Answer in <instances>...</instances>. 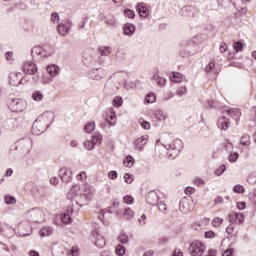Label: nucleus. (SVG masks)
Segmentation results:
<instances>
[{
    "mask_svg": "<svg viewBox=\"0 0 256 256\" xmlns=\"http://www.w3.org/2000/svg\"><path fill=\"white\" fill-rule=\"evenodd\" d=\"M47 49H49V46H35L31 50V55L32 57H50V55H53V50L47 52Z\"/></svg>",
    "mask_w": 256,
    "mask_h": 256,
    "instance_id": "8",
    "label": "nucleus"
},
{
    "mask_svg": "<svg viewBox=\"0 0 256 256\" xmlns=\"http://www.w3.org/2000/svg\"><path fill=\"white\" fill-rule=\"evenodd\" d=\"M25 107V101L22 99L14 98L8 100V109H10L12 113H23Z\"/></svg>",
    "mask_w": 256,
    "mask_h": 256,
    "instance_id": "7",
    "label": "nucleus"
},
{
    "mask_svg": "<svg viewBox=\"0 0 256 256\" xmlns=\"http://www.w3.org/2000/svg\"><path fill=\"white\" fill-rule=\"evenodd\" d=\"M233 253H235V249H233V248H228L226 251H224V253L222 254V256H233Z\"/></svg>",
    "mask_w": 256,
    "mask_h": 256,
    "instance_id": "64",
    "label": "nucleus"
},
{
    "mask_svg": "<svg viewBox=\"0 0 256 256\" xmlns=\"http://www.w3.org/2000/svg\"><path fill=\"white\" fill-rule=\"evenodd\" d=\"M124 16L127 17L128 19H133L135 17V11L129 8H126L124 10Z\"/></svg>",
    "mask_w": 256,
    "mask_h": 256,
    "instance_id": "48",
    "label": "nucleus"
},
{
    "mask_svg": "<svg viewBox=\"0 0 256 256\" xmlns=\"http://www.w3.org/2000/svg\"><path fill=\"white\" fill-rule=\"evenodd\" d=\"M33 147V140L31 138H21L16 142L14 147L15 151H21L22 153H29Z\"/></svg>",
    "mask_w": 256,
    "mask_h": 256,
    "instance_id": "6",
    "label": "nucleus"
},
{
    "mask_svg": "<svg viewBox=\"0 0 256 256\" xmlns=\"http://www.w3.org/2000/svg\"><path fill=\"white\" fill-rule=\"evenodd\" d=\"M59 178L63 183H70L73 178V170L63 167L59 170Z\"/></svg>",
    "mask_w": 256,
    "mask_h": 256,
    "instance_id": "10",
    "label": "nucleus"
},
{
    "mask_svg": "<svg viewBox=\"0 0 256 256\" xmlns=\"http://www.w3.org/2000/svg\"><path fill=\"white\" fill-rule=\"evenodd\" d=\"M225 171H227V166L225 164H222L219 166L218 169L215 170L214 175H216L217 177H221V175H223Z\"/></svg>",
    "mask_w": 256,
    "mask_h": 256,
    "instance_id": "40",
    "label": "nucleus"
},
{
    "mask_svg": "<svg viewBox=\"0 0 256 256\" xmlns=\"http://www.w3.org/2000/svg\"><path fill=\"white\" fill-rule=\"evenodd\" d=\"M205 73H217V68H215V60L210 61L205 67Z\"/></svg>",
    "mask_w": 256,
    "mask_h": 256,
    "instance_id": "30",
    "label": "nucleus"
},
{
    "mask_svg": "<svg viewBox=\"0 0 256 256\" xmlns=\"http://www.w3.org/2000/svg\"><path fill=\"white\" fill-rule=\"evenodd\" d=\"M29 223H41L45 219V213L39 208H33L26 214Z\"/></svg>",
    "mask_w": 256,
    "mask_h": 256,
    "instance_id": "5",
    "label": "nucleus"
},
{
    "mask_svg": "<svg viewBox=\"0 0 256 256\" xmlns=\"http://www.w3.org/2000/svg\"><path fill=\"white\" fill-rule=\"evenodd\" d=\"M207 105H208V109H217L218 111H221V109H223V103L215 99L208 100Z\"/></svg>",
    "mask_w": 256,
    "mask_h": 256,
    "instance_id": "23",
    "label": "nucleus"
},
{
    "mask_svg": "<svg viewBox=\"0 0 256 256\" xmlns=\"http://www.w3.org/2000/svg\"><path fill=\"white\" fill-rule=\"evenodd\" d=\"M146 203H148V205H157L159 203V195L155 190L148 192L146 196Z\"/></svg>",
    "mask_w": 256,
    "mask_h": 256,
    "instance_id": "15",
    "label": "nucleus"
},
{
    "mask_svg": "<svg viewBox=\"0 0 256 256\" xmlns=\"http://www.w3.org/2000/svg\"><path fill=\"white\" fill-rule=\"evenodd\" d=\"M37 81H39V76H33L31 79V77L25 75V76H22L20 83L21 85H27V83L35 84L37 83Z\"/></svg>",
    "mask_w": 256,
    "mask_h": 256,
    "instance_id": "25",
    "label": "nucleus"
},
{
    "mask_svg": "<svg viewBox=\"0 0 256 256\" xmlns=\"http://www.w3.org/2000/svg\"><path fill=\"white\" fill-rule=\"evenodd\" d=\"M240 145L249 147L251 145V136H249V134H244L240 139Z\"/></svg>",
    "mask_w": 256,
    "mask_h": 256,
    "instance_id": "29",
    "label": "nucleus"
},
{
    "mask_svg": "<svg viewBox=\"0 0 256 256\" xmlns=\"http://www.w3.org/2000/svg\"><path fill=\"white\" fill-rule=\"evenodd\" d=\"M4 201L6 205H15L17 203V199L9 194L4 196Z\"/></svg>",
    "mask_w": 256,
    "mask_h": 256,
    "instance_id": "34",
    "label": "nucleus"
},
{
    "mask_svg": "<svg viewBox=\"0 0 256 256\" xmlns=\"http://www.w3.org/2000/svg\"><path fill=\"white\" fill-rule=\"evenodd\" d=\"M233 49L234 51H236V53H241V51H243V42L241 41L235 42L233 45Z\"/></svg>",
    "mask_w": 256,
    "mask_h": 256,
    "instance_id": "44",
    "label": "nucleus"
},
{
    "mask_svg": "<svg viewBox=\"0 0 256 256\" xmlns=\"http://www.w3.org/2000/svg\"><path fill=\"white\" fill-rule=\"evenodd\" d=\"M89 77L94 81H101V79H105L107 77V74L103 68H95L90 70Z\"/></svg>",
    "mask_w": 256,
    "mask_h": 256,
    "instance_id": "12",
    "label": "nucleus"
},
{
    "mask_svg": "<svg viewBox=\"0 0 256 256\" xmlns=\"http://www.w3.org/2000/svg\"><path fill=\"white\" fill-rule=\"evenodd\" d=\"M124 181L125 183H127L128 185H131V183H133L134 181V177L132 174H129V173H125L124 174Z\"/></svg>",
    "mask_w": 256,
    "mask_h": 256,
    "instance_id": "52",
    "label": "nucleus"
},
{
    "mask_svg": "<svg viewBox=\"0 0 256 256\" xmlns=\"http://www.w3.org/2000/svg\"><path fill=\"white\" fill-rule=\"evenodd\" d=\"M113 105L114 107H116L117 109H119V107L123 106V98L121 96H116L113 99Z\"/></svg>",
    "mask_w": 256,
    "mask_h": 256,
    "instance_id": "41",
    "label": "nucleus"
},
{
    "mask_svg": "<svg viewBox=\"0 0 256 256\" xmlns=\"http://www.w3.org/2000/svg\"><path fill=\"white\" fill-rule=\"evenodd\" d=\"M83 146L87 149V151L95 149V144L92 142V140L84 141Z\"/></svg>",
    "mask_w": 256,
    "mask_h": 256,
    "instance_id": "45",
    "label": "nucleus"
},
{
    "mask_svg": "<svg viewBox=\"0 0 256 256\" xmlns=\"http://www.w3.org/2000/svg\"><path fill=\"white\" fill-rule=\"evenodd\" d=\"M223 223V219L220 217H216L212 220V227H220Z\"/></svg>",
    "mask_w": 256,
    "mask_h": 256,
    "instance_id": "56",
    "label": "nucleus"
},
{
    "mask_svg": "<svg viewBox=\"0 0 256 256\" xmlns=\"http://www.w3.org/2000/svg\"><path fill=\"white\" fill-rule=\"evenodd\" d=\"M197 39L199 36L192 38L191 40H187L182 44V49H180V56L183 58L191 57V55H195L197 51H199V44L197 43Z\"/></svg>",
    "mask_w": 256,
    "mask_h": 256,
    "instance_id": "3",
    "label": "nucleus"
},
{
    "mask_svg": "<svg viewBox=\"0 0 256 256\" xmlns=\"http://www.w3.org/2000/svg\"><path fill=\"white\" fill-rule=\"evenodd\" d=\"M177 95H179V97H183V95H187V87L182 86L177 90Z\"/></svg>",
    "mask_w": 256,
    "mask_h": 256,
    "instance_id": "59",
    "label": "nucleus"
},
{
    "mask_svg": "<svg viewBox=\"0 0 256 256\" xmlns=\"http://www.w3.org/2000/svg\"><path fill=\"white\" fill-rule=\"evenodd\" d=\"M117 177H118V174H117V171L115 170H112L108 173V179L115 180L117 179Z\"/></svg>",
    "mask_w": 256,
    "mask_h": 256,
    "instance_id": "63",
    "label": "nucleus"
},
{
    "mask_svg": "<svg viewBox=\"0 0 256 256\" xmlns=\"http://www.w3.org/2000/svg\"><path fill=\"white\" fill-rule=\"evenodd\" d=\"M92 237H95V245L98 247V249H103L105 247V238L103 236L99 235V232L97 230L92 231Z\"/></svg>",
    "mask_w": 256,
    "mask_h": 256,
    "instance_id": "17",
    "label": "nucleus"
},
{
    "mask_svg": "<svg viewBox=\"0 0 256 256\" xmlns=\"http://www.w3.org/2000/svg\"><path fill=\"white\" fill-rule=\"evenodd\" d=\"M162 145L168 151L167 154L170 159H175V157L181 153V149H183V141H181V139H174L171 141L170 134L163 138Z\"/></svg>",
    "mask_w": 256,
    "mask_h": 256,
    "instance_id": "2",
    "label": "nucleus"
},
{
    "mask_svg": "<svg viewBox=\"0 0 256 256\" xmlns=\"http://www.w3.org/2000/svg\"><path fill=\"white\" fill-rule=\"evenodd\" d=\"M2 233H5L6 237H13L15 235V229L11 226H6L5 229L0 230Z\"/></svg>",
    "mask_w": 256,
    "mask_h": 256,
    "instance_id": "33",
    "label": "nucleus"
},
{
    "mask_svg": "<svg viewBox=\"0 0 256 256\" xmlns=\"http://www.w3.org/2000/svg\"><path fill=\"white\" fill-rule=\"evenodd\" d=\"M154 81H156L157 85H159V87H165L166 83H167V79L155 74L153 76Z\"/></svg>",
    "mask_w": 256,
    "mask_h": 256,
    "instance_id": "31",
    "label": "nucleus"
},
{
    "mask_svg": "<svg viewBox=\"0 0 256 256\" xmlns=\"http://www.w3.org/2000/svg\"><path fill=\"white\" fill-rule=\"evenodd\" d=\"M61 221H62V223H65V224L71 223V214H69V213L62 214Z\"/></svg>",
    "mask_w": 256,
    "mask_h": 256,
    "instance_id": "51",
    "label": "nucleus"
},
{
    "mask_svg": "<svg viewBox=\"0 0 256 256\" xmlns=\"http://www.w3.org/2000/svg\"><path fill=\"white\" fill-rule=\"evenodd\" d=\"M119 90V86L113 81V79L109 78L104 86V93L107 95H115V92Z\"/></svg>",
    "mask_w": 256,
    "mask_h": 256,
    "instance_id": "13",
    "label": "nucleus"
},
{
    "mask_svg": "<svg viewBox=\"0 0 256 256\" xmlns=\"http://www.w3.org/2000/svg\"><path fill=\"white\" fill-rule=\"evenodd\" d=\"M135 199L131 195H126L123 197V203H126V205H133Z\"/></svg>",
    "mask_w": 256,
    "mask_h": 256,
    "instance_id": "50",
    "label": "nucleus"
},
{
    "mask_svg": "<svg viewBox=\"0 0 256 256\" xmlns=\"http://www.w3.org/2000/svg\"><path fill=\"white\" fill-rule=\"evenodd\" d=\"M228 221H229V223L235 225V223H237V213H235V212L230 213L228 215Z\"/></svg>",
    "mask_w": 256,
    "mask_h": 256,
    "instance_id": "54",
    "label": "nucleus"
},
{
    "mask_svg": "<svg viewBox=\"0 0 256 256\" xmlns=\"http://www.w3.org/2000/svg\"><path fill=\"white\" fill-rule=\"evenodd\" d=\"M239 159V153L238 152H232L228 155V160L230 163H237V160Z\"/></svg>",
    "mask_w": 256,
    "mask_h": 256,
    "instance_id": "42",
    "label": "nucleus"
},
{
    "mask_svg": "<svg viewBox=\"0 0 256 256\" xmlns=\"http://www.w3.org/2000/svg\"><path fill=\"white\" fill-rule=\"evenodd\" d=\"M49 235H53V228L46 226L40 229L41 237H49Z\"/></svg>",
    "mask_w": 256,
    "mask_h": 256,
    "instance_id": "27",
    "label": "nucleus"
},
{
    "mask_svg": "<svg viewBox=\"0 0 256 256\" xmlns=\"http://www.w3.org/2000/svg\"><path fill=\"white\" fill-rule=\"evenodd\" d=\"M124 165L125 167H133V165H135V158H133V156L129 155V156H126L125 159H124Z\"/></svg>",
    "mask_w": 256,
    "mask_h": 256,
    "instance_id": "32",
    "label": "nucleus"
},
{
    "mask_svg": "<svg viewBox=\"0 0 256 256\" xmlns=\"http://www.w3.org/2000/svg\"><path fill=\"white\" fill-rule=\"evenodd\" d=\"M46 70L50 77H57L59 75V66L55 64L48 65Z\"/></svg>",
    "mask_w": 256,
    "mask_h": 256,
    "instance_id": "24",
    "label": "nucleus"
},
{
    "mask_svg": "<svg viewBox=\"0 0 256 256\" xmlns=\"http://www.w3.org/2000/svg\"><path fill=\"white\" fill-rule=\"evenodd\" d=\"M236 223H238V225L245 223V215L243 213H236Z\"/></svg>",
    "mask_w": 256,
    "mask_h": 256,
    "instance_id": "46",
    "label": "nucleus"
},
{
    "mask_svg": "<svg viewBox=\"0 0 256 256\" xmlns=\"http://www.w3.org/2000/svg\"><path fill=\"white\" fill-rule=\"evenodd\" d=\"M92 143L95 145H101V141H103V136L101 134H94L92 136Z\"/></svg>",
    "mask_w": 256,
    "mask_h": 256,
    "instance_id": "38",
    "label": "nucleus"
},
{
    "mask_svg": "<svg viewBox=\"0 0 256 256\" xmlns=\"http://www.w3.org/2000/svg\"><path fill=\"white\" fill-rule=\"evenodd\" d=\"M71 27H73V23L71 20H63L57 27L58 33L65 37L69 31H71Z\"/></svg>",
    "mask_w": 256,
    "mask_h": 256,
    "instance_id": "11",
    "label": "nucleus"
},
{
    "mask_svg": "<svg viewBox=\"0 0 256 256\" xmlns=\"http://www.w3.org/2000/svg\"><path fill=\"white\" fill-rule=\"evenodd\" d=\"M135 215V212L131 208H126L124 210V219H131Z\"/></svg>",
    "mask_w": 256,
    "mask_h": 256,
    "instance_id": "49",
    "label": "nucleus"
},
{
    "mask_svg": "<svg viewBox=\"0 0 256 256\" xmlns=\"http://www.w3.org/2000/svg\"><path fill=\"white\" fill-rule=\"evenodd\" d=\"M170 79L173 83H181V80L183 79V74L179 72H172Z\"/></svg>",
    "mask_w": 256,
    "mask_h": 256,
    "instance_id": "28",
    "label": "nucleus"
},
{
    "mask_svg": "<svg viewBox=\"0 0 256 256\" xmlns=\"http://www.w3.org/2000/svg\"><path fill=\"white\" fill-rule=\"evenodd\" d=\"M32 99L34 101H43V93H41L40 91H35L32 94Z\"/></svg>",
    "mask_w": 256,
    "mask_h": 256,
    "instance_id": "47",
    "label": "nucleus"
},
{
    "mask_svg": "<svg viewBox=\"0 0 256 256\" xmlns=\"http://www.w3.org/2000/svg\"><path fill=\"white\" fill-rule=\"evenodd\" d=\"M51 21H52V23H58L59 22V13L53 12L51 14Z\"/></svg>",
    "mask_w": 256,
    "mask_h": 256,
    "instance_id": "61",
    "label": "nucleus"
},
{
    "mask_svg": "<svg viewBox=\"0 0 256 256\" xmlns=\"http://www.w3.org/2000/svg\"><path fill=\"white\" fill-rule=\"evenodd\" d=\"M120 243H129V236H127V234L122 233L119 237H118Z\"/></svg>",
    "mask_w": 256,
    "mask_h": 256,
    "instance_id": "57",
    "label": "nucleus"
},
{
    "mask_svg": "<svg viewBox=\"0 0 256 256\" xmlns=\"http://www.w3.org/2000/svg\"><path fill=\"white\" fill-rule=\"evenodd\" d=\"M207 247L205 244L199 240H194L190 243L188 251L191 256H203Z\"/></svg>",
    "mask_w": 256,
    "mask_h": 256,
    "instance_id": "4",
    "label": "nucleus"
},
{
    "mask_svg": "<svg viewBox=\"0 0 256 256\" xmlns=\"http://www.w3.org/2000/svg\"><path fill=\"white\" fill-rule=\"evenodd\" d=\"M147 141V136H141L140 138L136 139L134 141V149H137L138 151H143V147L147 145Z\"/></svg>",
    "mask_w": 256,
    "mask_h": 256,
    "instance_id": "20",
    "label": "nucleus"
},
{
    "mask_svg": "<svg viewBox=\"0 0 256 256\" xmlns=\"http://www.w3.org/2000/svg\"><path fill=\"white\" fill-rule=\"evenodd\" d=\"M233 192L234 193H245V187H243V185L237 184L233 187Z\"/></svg>",
    "mask_w": 256,
    "mask_h": 256,
    "instance_id": "53",
    "label": "nucleus"
},
{
    "mask_svg": "<svg viewBox=\"0 0 256 256\" xmlns=\"http://www.w3.org/2000/svg\"><path fill=\"white\" fill-rule=\"evenodd\" d=\"M54 115L51 112H46L39 116L32 125V132L34 135H41L45 133L51 126V122L54 119Z\"/></svg>",
    "mask_w": 256,
    "mask_h": 256,
    "instance_id": "1",
    "label": "nucleus"
},
{
    "mask_svg": "<svg viewBox=\"0 0 256 256\" xmlns=\"http://www.w3.org/2000/svg\"><path fill=\"white\" fill-rule=\"evenodd\" d=\"M22 74L21 72H11L9 75V83L13 87H19L21 84Z\"/></svg>",
    "mask_w": 256,
    "mask_h": 256,
    "instance_id": "14",
    "label": "nucleus"
},
{
    "mask_svg": "<svg viewBox=\"0 0 256 256\" xmlns=\"http://www.w3.org/2000/svg\"><path fill=\"white\" fill-rule=\"evenodd\" d=\"M116 57V61H123L125 59V54L123 52H121V50H118L115 54Z\"/></svg>",
    "mask_w": 256,
    "mask_h": 256,
    "instance_id": "58",
    "label": "nucleus"
},
{
    "mask_svg": "<svg viewBox=\"0 0 256 256\" xmlns=\"http://www.w3.org/2000/svg\"><path fill=\"white\" fill-rule=\"evenodd\" d=\"M135 31H137V27L134 24L126 23L123 26V35L126 37H133L135 35Z\"/></svg>",
    "mask_w": 256,
    "mask_h": 256,
    "instance_id": "18",
    "label": "nucleus"
},
{
    "mask_svg": "<svg viewBox=\"0 0 256 256\" xmlns=\"http://www.w3.org/2000/svg\"><path fill=\"white\" fill-rule=\"evenodd\" d=\"M136 11L140 15V17H143L144 19H147L149 17V9H147V6H145V3L139 2L136 4Z\"/></svg>",
    "mask_w": 256,
    "mask_h": 256,
    "instance_id": "16",
    "label": "nucleus"
},
{
    "mask_svg": "<svg viewBox=\"0 0 256 256\" xmlns=\"http://www.w3.org/2000/svg\"><path fill=\"white\" fill-rule=\"evenodd\" d=\"M226 113L229 115V117H232V119H235L236 121H239V118L241 117V110L239 108L227 109Z\"/></svg>",
    "mask_w": 256,
    "mask_h": 256,
    "instance_id": "22",
    "label": "nucleus"
},
{
    "mask_svg": "<svg viewBox=\"0 0 256 256\" xmlns=\"http://www.w3.org/2000/svg\"><path fill=\"white\" fill-rule=\"evenodd\" d=\"M22 70H23V73H25V75L35 76L37 75V71H38L37 64L31 61H26L22 66Z\"/></svg>",
    "mask_w": 256,
    "mask_h": 256,
    "instance_id": "9",
    "label": "nucleus"
},
{
    "mask_svg": "<svg viewBox=\"0 0 256 256\" xmlns=\"http://www.w3.org/2000/svg\"><path fill=\"white\" fill-rule=\"evenodd\" d=\"M204 237L205 239H213L215 238V232H213V230L206 231Z\"/></svg>",
    "mask_w": 256,
    "mask_h": 256,
    "instance_id": "60",
    "label": "nucleus"
},
{
    "mask_svg": "<svg viewBox=\"0 0 256 256\" xmlns=\"http://www.w3.org/2000/svg\"><path fill=\"white\" fill-rule=\"evenodd\" d=\"M156 99H157V96H155V93L150 92L146 95L144 103H147V104L155 103Z\"/></svg>",
    "mask_w": 256,
    "mask_h": 256,
    "instance_id": "36",
    "label": "nucleus"
},
{
    "mask_svg": "<svg viewBox=\"0 0 256 256\" xmlns=\"http://www.w3.org/2000/svg\"><path fill=\"white\" fill-rule=\"evenodd\" d=\"M79 201L80 203H87L88 201H91V196H89L88 194H80Z\"/></svg>",
    "mask_w": 256,
    "mask_h": 256,
    "instance_id": "55",
    "label": "nucleus"
},
{
    "mask_svg": "<svg viewBox=\"0 0 256 256\" xmlns=\"http://www.w3.org/2000/svg\"><path fill=\"white\" fill-rule=\"evenodd\" d=\"M154 117L155 119H157L158 121H165V119H167V116L165 115L164 112H162V110H156L154 112Z\"/></svg>",
    "mask_w": 256,
    "mask_h": 256,
    "instance_id": "35",
    "label": "nucleus"
},
{
    "mask_svg": "<svg viewBox=\"0 0 256 256\" xmlns=\"http://www.w3.org/2000/svg\"><path fill=\"white\" fill-rule=\"evenodd\" d=\"M127 249L125 248V246L121 245V244H118L115 248V253L116 255L118 256H123L125 255Z\"/></svg>",
    "mask_w": 256,
    "mask_h": 256,
    "instance_id": "37",
    "label": "nucleus"
},
{
    "mask_svg": "<svg viewBox=\"0 0 256 256\" xmlns=\"http://www.w3.org/2000/svg\"><path fill=\"white\" fill-rule=\"evenodd\" d=\"M84 131L86 133H93L95 131V122H90L84 126Z\"/></svg>",
    "mask_w": 256,
    "mask_h": 256,
    "instance_id": "43",
    "label": "nucleus"
},
{
    "mask_svg": "<svg viewBox=\"0 0 256 256\" xmlns=\"http://www.w3.org/2000/svg\"><path fill=\"white\" fill-rule=\"evenodd\" d=\"M115 119H117V115L115 114V112H113V110L110 111V114H108L106 116V120L110 122V125H115L116 122H113L115 121Z\"/></svg>",
    "mask_w": 256,
    "mask_h": 256,
    "instance_id": "39",
    "label": "nucleus"
},
{
    "mask_svg": "<svg viewBox=\"0 0 256 256\" xmlns=\"http://www.w3.org/2000/svg\"><path fill=\"white\" fill-rule=\"evenodd\" d=\"M23 228H26V232H23ZM18 229L20 231V237H29L31 235L32 228L29 223H20Z\"/></svg>",
    "mask_w": 256,
    "mask_h": 256,
    "instance_id": "21",
    "label": "nucleus"
},
{
    "mask_svg": "<svg viewBox=\"0 0 256 256\" xmlns=\"http://www.w3.org/2000/svg\"><path fill=\"white\" fill-rule=\"evenodd\" d=\"M111 51L112 48L109 46H103L98 49V53L101 57H109V55H111Z\"/></svg>",
    "mask_w": 256,
    "mask_h": 256,
    "instance_id": "26",
    "label": "nucleus"
},
{
    "mask_svg": "<svg viewBox=\"0 0 256 256\" xmlns=\"http://www.w3.org/2000/svg\"><path fill=\"white\" fill-rule=\"evenodd\" d=\"M231 125V122L229 121V118L222 116L218 119L217 121V126L222 130V131H227Z\"/></svg>",
    "mask_w": 256,
    "mask_h": 256,
    "instance_id": "19",
    "label": "nucleus"
},
{
    "mask_svg": "<svg viewBox=\"0 0 256 256\" xmlns=\"http://www.w3.org/2000/svg\"><path fill=\"white\" fill-rule=\"evenodd\" d=\"M4 57H5L6 61H14L13 51L5 52Z\"/></svg>",
    "mask_w": 256,
    "mask_h": 256,
    "instance_id": "62",
    "label": "nucleus"
}]
</instances>
